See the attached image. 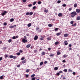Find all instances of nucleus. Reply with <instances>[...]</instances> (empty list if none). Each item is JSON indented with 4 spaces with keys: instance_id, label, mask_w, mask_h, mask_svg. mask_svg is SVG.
<instances>
[{
    "instance_id": "53",
    "label": "nucleus",
    "mask_w": 80,
    "mask_h": 80,
    "mask_svg": "<svg viewBox=\"0 0 80 80\" xmlns=\"http://www.w3.org/2000/svg\"><path fill=\"white\" fill-rule=\"evenodd\" d=\"M17 67H20V64H19V65H17Z\"/></svg>"
},
{
    "instance_id": "21",
    "label": "nucleus",
    "mask_w": 80,
    "mask_h": 80,
    "mask_svg": "<svg viewBox=\"0 0 80 80\" xmlns=\"http://www.w3.org/2000/svg\"><path fill=\"white\" fill-rule=\"evenodd\" d=\"M58 68L57 67H55L54 68V70H57L58 69Z\"/></svg>"
},
{
    "instance_id": "46",
    "label": "nucleus",
    "mask_w": 80,
    "mask_h": 80,
    "mask_svg": "<svg viewBox=\"0 0 80 80\" xmlns=\"http://www.w3.org/2000/svg\"><path fill=\"white\" fill-rule=\"evenodd\" d=\"M59 73H63V71H60L59 72Z\"/></svg>"
},
{
    "instance_id": "6",
    "label": "nucleus",
    "mask_w": 80,
    "mask_h": 80,
    "mask_svg": "<svg viewBox=\"0 0 80 80\" xmlns=\"http://www.w3.org/2000/svg\"><path fill=\"white\" fill-rule=\"evenodd\" d=\"M80 20V16H79L78 17H77V18H76V20Z\"/></svg>"
},
{
    "instance_id": "12",
    "label": "nucleus",
    "mask_w": 80,
    "mask_h": 80,
    "mask_svg": "<svg viewBox=\"0 0 80 80\" xmlns=\"http://www.w3.org/2000/svg\"><path fill=\"white\" fill-rule=\"evenodd\" d=\"M32 25V23H29L28 24V27H30Z\"/></svg>"
},
{
    "instance_id": "43",
    "label": "nucleus",
    "mask_w": 80,
    "mask_h": 80,
    "mask_svg": "<svg viewBox=\"0 0 80 80\" xmlns=\"http://www.w3.org/2000/svg\"><path fill=\"white\" fill-rule=\"evenodd\" d=\"M44 12L45 13H47L48 12V10H45L44 11Z\"/></svg>"
},
{
    "instance_id": "4",
    "label": "nucleus",
    "mask_w": 80,
    "mask_h": 80,
    "mask_svg": "<svg viewBox=\"0 0 80 80\" xmlns=\"http://www.w3.org/2000/svg\"><path fill=\"white\" fill-rule=\"evenodd\" d=\"M38 38V36H37V35H36L34 37V40H37Z\"/></svg>"
},
{
    "instance_id": "54",
    "label": "nucleus",
    "mask_w": 80,
    "mask_h": 80,
    "mask_svg": "<svg viewBox=\"0 0 80 80\" xmlns=\"http://www.w3.org/2000/svg\"><path fill=\"white\" fill-rule=\"evenodd\" d=\"M25 59V58H22L21 59V60H23Z\"/></svg>"
},
{
    "instance_id": "56",
    "label": "nucleus",
    "mask_w": 80,
    "mask_h": 80,
    "mask_svg": "<svg viewBox=\"0 0 80 80\" xmlns=\"http://www.w3.org/2000/svg\"><path fill=\"white\" fill-rule=\"evenodd\" d=\"M57 75H58V76H59V75H60V73L59 72H58L57 73Z\"/></svg>"
},
{
    "instance_id": "36",
    "label": "nucleus",
    "mask_w": 80,
    "mask_h": 80,
    "mask_svg": "<svg viewBox=\"0 0 80 80\" xmlns=\"http://www.w3.org/2000/svg\"><path fill=\"white\" fill-rule=\"evenodd\" d=\"M39 29H40V28L38 27L37 28H36V30L37 31H38V30Z\"/></svg>"
},
{
    "instance_id": "3",
    "label": "nucleus",
    "mask_w": 80,
    "mask_h": 80,
    "mask_svg": "<svg viewBox=\"0 0 80 80\" xmlns=\"http://www.w3.org/2000/svg\"><path fill=\"white\" fill-rule=\"evenodd\" d=\"M6 13H7V11H4V12L2 13V16H4V15H5V14H6Z\"/></svg>"
},
{
    "instance_id": "27",
    "label": "nucleus",
    "mask_w": 80,
    "mask_h": 80,
    "mask_svg": "<svg viewBox=\"0 0 80 80\" xmlns=\"http://www.w3.org/2000/svg\"><path fill=\"white\" fill-rule=\"evenodd\" d=\"M38 5H40L42 3V2L41 1H39L38 2Z\"/></svg>"
},
{
    "instance_id": "25",
    "label": "nucleus",
    "mask_w": 80,
    "mask_h": 80,
    "mask_svg": "<svg viewBox=\"0 0 80 80\" xmlns=\"http://www.w3.org/2000/svg\"><path fill=\"white\" fill-rule=\"evenodd\" d=\"M54 30L57 32V31H58V28H56L54 29Z\"/></svg>"
},
{
    "instance_id": "50",
    "label": "nucleus",
    "mask_w": 80,
    "mask_h": 80,
    "mask_svg": "<svg viewBox=\"0 0 80 80\" xmlns=\"http://www.w3.org/2000/svg\"><path fill=\"white\" fill-rule=\"evenodd\" d=\"M72 10V8H70L68 9L69 11H71V10Z\"/></svg>"
},
{
    "instance_id": "34",
    "label": "nucleus",
    "mask_w": 80,
    "mask_h": 80,
    "mask_svg": "<svg viewBox=\"0 0 80 80\" xmlns=\"http://www.w3.org/2000/svg\"><path fill=\"white\" fill-rule=\"evenodd\" d=\"M30 15V13L29 12H27L26 13V15Z\"/></svg>"
},
{
    "instance_id": "48",
    "label": "nucleus",
    "mask_w": 80,
    "mask_h": 80,
    "mask_svg": "<svg viewBox=\"0 0 80 80\" xmlns=\"http://www.w3.org/2000/svg\"><path fill=\"white\" fill-rule=\"evenodd\" d=\"M32 80H35V78L34 77L33 78H32Z\"/></svg>"
},
{
    "instance_id": "59",
    "label": "nucleus",
    "mask_w": 80,
    "mask_h": 80,
    "mask_svg": "<svg viewBox=\"0 0 80 80\" xmlns=\"http://www.w3.org/2000/svg\"><path fill=\"white\" fill-rule=\"evenodd\" d=\"M69 72H72V70L71 69H69Z\"/></svg>"
},
{
    "instance_id": "22",
    "label": "nucleus",
    "mask_w": 80,
    "mask_h": 80,
    "mask_svg": "<svg viewBox=\"0 0 80 80\" xmlns=\"http://www.w3.org/2000/svg\"><path fill=\"white\" fill-rule=\"evenodd\" d=\"M9 58H13V56L12 55H11L10 56Z\"/></svg>"
},
{
    "instance_id": "10",
    "label": "nucleus",
    "mask_w": 80,
    "mask_h": 80,
    "mask_svg": "<svg viewBox=\"0 0 80 80\" xmlns=\"http://www.w3.org/2000/svg\"><path fill=\"white\" fill-rule=\"evenodd\" d=\"M41 55H45V52H43L41 53Z\"/></svg>"
},
{
    "instance_id": "58",
    "label": "nucleus",
    "mask_w": 80,
    "mask_h": 80,
    "mask_svg": "<svg viewBox=\"0 0 80 80\" xmlns=\"http://www.w3.org/2000/svg\"><path fill=\"white\" fill-rule=\"evenodd\" d=\"M48 63V62L46 61L44 62V63L45 64H46V63Z\"/></svg>"
},
{
    "instance_id": "57",
    "label": "nucleus",
    "mask_w": 80,
    "mask_h": 80,
    "mask_svg": "<svg viewBox=\"0 0 80 80\" xmlns=\"http://www.w3.org/2000/svg\"><path fill=\"white\" fill-rule=\"evenodd\" d=\"M28 75L27 74L26 75V78H28Z\"/></svg>"
},
{
    "instance_id": "61",
    "label": "nucleus",
    "mask_w": 80,
    "mask_h": 80,
    "mask_svg": "<svg viewBox=\"0 0 80 80\" xmlns=\"http://www.w3.org/2000/svg\"><path fill=\"white\" fill-rule=\"evenodd\" d=\"M68 47H72V44H69L68 45Z\"/></svg>"
},
{
    "instance_id": "35",
    "label": "nucleus",
    "mask_w": 80,
    "mask_h": 80,
    "mask_svg": "<svg viewBox=\"0 0 80 80\" xmlns=\"http://www.w3.org/2000/svg\"><path fill=\"white\" fill-rule=\"evenodd\" d=\"M7 25V22H4L3 23V25L4 26H6V25Z\"/></svg>"
},
{
    "instance_id": "32",
    "label": "nucleus",
    "mask_w": 80,
    "mask_h": 80,
    "mask_svg": "<svg viewBox=\"0 0 80 80\" xmlns=\"http://www.w3.org/2000/svg\"><path fill=\"white\" fill-rule=\"evenodd\" d=\"M8 42L9 43H10L11 42H12V39H9L8 40Z\"/></svg>"
},
{
    "instance_id": "9",
    "label": "nucleus",
    "mask_w": 80,
    "mask_h": 80,
    "mask_svg": "<svg viewBox=\"0 0 80 80\" xmlns=\"http://www.w3.org/2000/svg\"><path fill=\"white\" fill-rule=\"evenodd\" d=\"M67 42V41H64V45H68V42Z\"/></svg>"
},
{
    "instance_id": "33",
    "label": "nucleus",
    "mask_w": 80,
    "mask_h": 80,
    "mask_svg": "<svg viewBox=\"0 0 80 80\" xmlns=\"http://www.w3.org/2000/svg\"><path fill=\"white\" fill-rule=\"evenodd\" d=\"M38 52V51L37 50H34V52L35 53H37V52Z\"/></svg>"
},
{
    "instance_id": "28",
    "label": "nucleus",
    "mask_w": 80,
    "mask_h": 80,
    "mask_svg": "<svg viewBox=\"0 0 80 80\" xmlns=\"http://www.w3.org/2000/svg\"><path fill=\"white\" fill-rule=\"evenodd\" d=\"M48 27H52V25L51 24H49L48 25Z\"/></svg>"
},
{
    "instance_id": "45",
    "label": "nucleus",
    "mask_w": 80,
    "mask_h": 80,
    "mask_svg": "<svg viewBox=\"0 0 80 80\" xmlns=\"http://www.w3.org/2000/svg\"><path fill=\"white\" fill-rule=\"evenodd\" d=\"M17 55L19 56L20 55V52L17 53Z\"/></svg>"
},
{
    "instance_id": "7",
    "label": "nucleus",
    "mask_w": 80,
    "mask_h": 80,
    "mask_svg": "<svg viewBox=\"0 0 80 80\" xmlns=\"http://www.w3.org/2000/svg\"><path fill=\"white\" fill-rule=\"evenodd\" d=\"M58 17H62V13H59L58 14Z\"/></svg>"
},
{
    "instance_id": "11",
    "label": "nucleus",
    "mask_w": 80,
    "mask_h": 80,
    "mask_svg": "<svg viewBox=\"0 0 80 80\" xmlns=\"http://www.w3.org/2000/svg\"><path fill=\"white\" fill-rule=\"evenodd\" d=\"M9 57V56L7 54H5L4 55V57L5 58H6L7 57Z\"/></svg>"
},
{
    "instance_id": "24",
    "label": "nucleus",
    "mask_w": 80,
    "mask_h": 80,
    "mask_svg": "<svg viewBox=\"0 0 80 80\" xmlns=\"http://www.w3.org/2000/svg\"><path fill=\"white\" fill-rule=\"evenodd\" d=\"M33 12H31L29 13V15H33Z\"/></svg>"
},
{
    "instance_id": "20",
    "label": "nucleus",
    "mask_w": 80,
    "mask_h": 80,
    "mask_svg": "<svg viewBox=\"0 0 80 80\" xmlns=\"http://www.w3.org/2000/svg\"><path fill=\"white\" fill-rule=\"evenodd\" d=\"M59 44V42H58V41L56 42L55 43V45H58V44Z\"/></svg>"
},
{
    "instance_id": "62",
    "label": "nucleus",
    "mask_w": 80,
    "mask_h": 80,
    "mask_svg": "<svg viewBox=\"0 0 80 80\" xmlns=\"http://www.w3.org/2000/svg\"><path fill=\"white\" fill-rule=\"evenodd\" d=\"M40 40H43V38H40Z\"/></svg>"
},
{
    "instance_id": "41",
    "label": "nucleus",
    "mask_w": 80,
    "mask_h": 80,
    "mask_svg": "<svg viewBox=\"0 0 80 80\" xmlns=\"http://www.w3.org/2000/svg\"><path fill=\"white\" fill-rule=\"evenodd\" d=\"M47 39L48 40H51V38H48Z\"/></svg>"
},
{
    "instance_id": "17",
    "label": "nucleus",
    "mask_w": 80,
    "mask_h": 80,
    "mask_svg": "<svg viewBox=\"0 0 80 80\" xmlns=\"http://www.w3.org/2000/svg\"><path fill=\"white\" fill-rule=\"evenodd\" d=\"M14 21V19L13 18L11 19L10 20V22H13Z\"/></svg>"
},
{
    "instance_id": "51",
    "label": "nucleus",
    "mask_w": 80,
    "mask_h": 80,
    "mask_svg": "<svg viewBox=\"0 0 80 80\" xmlns=\"http://www.w3.org/2000/svg\"><path fill=\"white\" fill-rule=\"evenodd\" d=\"M63 71H64L65 72H67V69H64Z\"/></svg>"
},
{
    "instance_id": "26",
    "label": "nucleus",
    "mask_w": 80,
    "mask_h": 80,
    "mask_svg": "<svg viewBox=\"0 0 80 80\" xmlns=\"http://www.w3.org/2000/svg\"><path fill=\"white\" fill-rule=\"evenodd\" d=\"M26 72H27V73H28V72H30V70H29V69H27L26 70Z\"/></svg>"
},
{
    "instance_id": "47",
    "label": "nucleus",
    "mask_w": 80,
    "mask_h": 80,
    "mask_svg": "<svg viewBox=\"0 0 80 80\" xmlns=\"http://www.w3.org/2000/svg\"><path fill=\"white\" fill-rule=\"evenodd\" d=\"M36 4V2H34L33 5H35Z\"/></svg>"
},
{
    "instance_id": "13",
    "label": "nucleus",
    "mask_w": 80,
    "mask_h": 80,
    "mask_svg": "<svg viewBox=\"0 0 80 80\" xmlns=\"http://www.w3.org/2000/svg\"><path fill=\"white\" fill-rule=\"evenodd\" d=\"M68 36V35L67 34H65L64 35V37H67Z\"/></svg>"
},
{
    "instance_id": "14",
    "label": "nucleus",
    "mask_w": 80,
    "mask_h": 80,
    "mask_svg": "<svg viewBox=\"0 0 80 80\" xmlns=\"http://www.w3.org/2000/svg\"><path fill=\"white\" fill-rule=\"evenodd\" d=\"M26 63V60H23L22 61V63Z\"/></svg>"
},
{
    "instance_id": "44",
    "label": "nucleus",
    "mask_w": 80,
    "mask_h": 80,
    "mask_svg": "<svg viewBox=\"0 0 80 80\" xmlns=\"http://www.w3.org/2000/svg\"><path fill=\"white\" fill-rule=\"evenodd\" d=\"M61 2V1L58 0L57 2L58 3H60Z\"/></svg>"
},
{
    "instance_id": "1",
    "label": "nucleus",
    "mask_w": 80,
    "mask_h": 80,
    "mask_svg": "<svg viewBox=\"0 0 80 80\" xmlns=\"http://www.w3.org/2000/svg\"><path fill=\"white\" fill-rule=\"evenodd\" d=\"M71 17L72 18H74L75 17V16H76L77 14L76 12L74 11L71 13Z\"/></svg>"
},
{
    "instance_id": "29",
    "label": "nucleus",
    "mask_w": 80,
    "mask_h": 80,
    "mask_svg": "<svg viewBox=\"0 0 80 80\" xmlns=\"http://www.w3.org/2000/svg\"><path fill=\"white\" fill-rule=\"evenodd\" d=\"M35 74H32L31 76V77L32 78H33V77H35Z\"/></svg>"
},
{
    "instance_id": "37",
    "label": "nucleus",
    "mask_w": 80,
    "mask_h": 80,
    "mask_svg": "<svg viewBox=\"0 0 80 80\" xmlns=\"http://www.w3.org/2000/svg\"><path fill=\"white\" fill-rule=\"evenodd\" d=\"M32 4H29L28 5V7H32Z\"/></svg>"
},
{
    "instance_id": "5",
    "label": "nucleus",
    "mask_w": 80,
    "mask_h": 80,
    "mask_svg": "<svg viewBox=\"0 0 80 80\" xmlns=\"http://www.w3.org/2000/svg\"><path fill=\"white\" fill-rule=\"evenodd\" d=\"M16 25H14V26H10L9 27V28H14V27H16Z\"/></svg>"
},
{
    "instance_id": "42",
    "label": "nucleus",
    "mask_w": 80,
    "mask_h": 80,
    "mask_svg": "<svg viewBox=\"0 0 80 80\" xmlns=\"http://www.w3.org/2000/svg\"><path fill=\"white\" fill-rule=\"evenodd\" d=\"M70 23L72 25L73 24V21H71L70 22Z\"/></svg>"
},
{
    "instance_id": "19",
    "label": "nucleus",
    "mask_w": 80,
    "mask_h": 80,
    "mask_svg": "<svg viewBox=\"0 0 80 80\" xmlns=\"http://www.w3.org/2000/svg\"><path fill=\"white\" fill-rule=\"evenodd\" d=\"M60 54H61V52H57V55H60Z\"/></svg>"
},
{
    "instance_id": "18",
    "label": "nucleus",
    "mask_w": 80,
    "mask_h": 80,
    "mask_svg": "<svg viewBox=\"0 0 80 80\" xmlns=\"http://www.w3.org/2000/svg\"><path fill=\"white\" fill-rule=\"evenodd\" d=\"M68 57V55L64 54V55L63 56V58H66V57Z\"/></svg>"
},
{
    "instance_id": "15",
    "label": "nucleus",
    "mask_w": 80,
    "mask_h": 80,
    "mask_svg": "<svg viewBox=\"0 0 80 80\" xmlns=\"http://www.w3.org/2000/svg\"><path fill=\"white\" fill-rule=\"evenodd\" d=\"M77 7V3L74 4V8H76V7Z\"/></svg>"
},
{
    "instance_id": "52",
    "label": "nucleus",
    "mask_w": 80,
    "mask_h": 80,
    "mask_svg": "<svg viewBox=\"0 0 80 80\" xmlns=\"http://www.w3.org/2000/svg\"><path fill=\"white\" fill-rule=\"evenodd\" d=\"M19 52L20 53H22L23 52V50H20Z\"/></svg>"
},
{
    "instance_id": "60",
    "label": "nucleus",
    "mask_w": 80,
    "mask_h": 80,
    "mask_svg": "<svg viewBox=\"0 0 80 80\" xmlns=\"http://www.w3.org/2000/svg\"><path fill=\"white\" fill-rule=\"evenodd\" d=\"M62 62L63 63H65V62H66V61L65 60H63L62 61Z\"/></svg>"
},
{
    "instance_id": "55",
    "label": "nucleus",
    "mask_w": 80,
    "mask_h": 80,
    "mask_svg": "<svg viewBox=\"0 0 80 80\" xmlns=\"http://www.w3.org/2000/svg\"><path fill=\"white\" fill-rule=\"evenodd\" d=\"M22 2L25 3V2H27V0H22Z\"/></svg>"
},
{
    "instance_id": "31",
    "label": "nucleus",
    "mask_w": 80,
    "mask_h": 80,
    "mask_svg": "<svg viewBox=\"0 0 80 80\" xmlns=\"http://www.w3.org/2000/svg\"><path fill=\"white\" fill-rule=\"evenodd\" d=\"M0 78L1 80H2L3 78V76H2L0 77Z\"/></svg>"
},
{
    "instance_id": "39",
    "label": "nucleus",
    "mask_w": 80,
    "mask_h": 80,
    "mask_svg": "<svg viewBox=\"0 0 80 80\" xmlns=\"http://www.w3.org/2000/svg\"><path fill=\"white\" fill-rule=\"evenodd\" d=\"M36 8V6H34L32 7V9L33 10H35Z\"/></svg>"
},
{
    "instance_id": "64",
    "label": "nucleus",
    "mask_w": 80,
    "mask_h": 80,
    "mask_svg": "<svg viewBox=\"0 0 80 80\" xmlns=\"http://www.w3.org/2000/svg\"><path fill=\"white\" fill-rule=\"evenodd\" d=\"M2 60V57H0V61H1Z\"/></svg>"
},
{
    "instance_id": "30",
    "label": "nucleus",
    "mask_w": 80,
    "mask_h": 80,
    "mask_svg": "<svg viewBox=\"0 0 80 80\" xmlns=\"http://www.w3.org/2000/svg\"><path fill=\"white\" fill-rule=\"evenodd\" d=\"M43 64V62H41L40 63V65H42V64Z\"/></svg>"
},
{
    "instance_id": "40",
    "label": "nucleus",
    "mask_w": 80,
    "mask_h": 80,
    "mask_svg": "<svg viewBox=\"0 0 80 80\" xmlns=\"http://www.w3.org/2000/svg\"><path fill=\"white\" fill-rule=\"evenodd\" d=\"M12 39H13V40H14L15 39H16V37H15V36H13L12 37Z\"/></svg>"
},
{
    "instance_id": "38",
    "label": "nucleus",
    "mask_w": 80,
    "mask_h": 80,
    "mask_svg": "<svg viewBox=\"0 0 80 80\" xmlns=\"http://www.w3.org/2000/svg\"><path fill=\"white\" fill-rule=\"evenodd\" d=\"M16 58H17V57H16V56H13V59L14 60H15V59H16Z\"/></svg>"
},
{
    "instance_id": "23",
    "label": "nucleus",
    "mask_w": 80,
    "mask_h": 80,
    "mask_svg": "<svg viewBox=\"0 0 80 80\" xmlns=\"http://www.w3.org/2000/svg\"><path fill=\"white\" fill-rule=\"evenodd\" d=\"M55 55L54 54H52L49 55L50 57H53Z\"/></svg>"
},
{
    "instance_id": "2",
    "label": "nucleus",
    "mask_w": 80,
    "mask_h": 80,
    "mask_svg": "<svg viewBox=\"0 0 80 80\" xmlns=\"http://www.w3.org/2000/svg\"><path fill=\"white\" fill-rule=\"evenodd\" d=\"M22 42L23 43H26V42H28V40L25 39H22Z\"/></svg>"
},
{
    "instance_id": "8",
    "label": "nucleus",
    "mask_w": 80,
    "mask_h": 80,
    "mask_svg": "<svg viewBox=\"0 0 80 80\" xmlns=\"http://www.w3.org/2000/svg\"><path fill=\"white\" fill-rule=\"evenodd\" d=\"M31 46V44H28L26 46V48H30V46Z\"/></svg>"
},
{
    "instance_id": "63",
    "label": "nucleus",
    "mask_w": 80,
    "mask_h": 80,
    "mask_svg": "<svg viewBox=\"0 0 80 80\" xmlns=\"http://www.w3.org/2000/svg\"><path fill=\"white\" fill-rule=\"evenodd\" d=\"M76 73H75V72H73L72 73V74L73 75H75V74Z\"/></svg>"
},
{
    "instance_id": "16",
    "label": "nucleus",
    "mask_w": 80,
    "mask_h": 80,
    "mask_svg": "<svg viewBox=\"0 0 80 80\" xmlns=\"http://www.w3.org/2000/svg\"><path fill=\"white\" fill-rule=\"evenodd\" d=\"M61 34V33L60 32H58L56 34V35L57 36H59Z\"/></svg>"
},
{
    "instance_id": "49",
    "label": "nucleus",
    "mask_w": 80,
    "mask_h": 80,
    "mask_svg": "<svg viewBox=\"0 0 80 80\" xmlns=\"http://www.w3.org/2000/svg\"><path fill=\"white\" fill-rule=\"evenodd\" d=\"M62 6H63V7H66V6H67V5L65 4H64L62 5Z\"/></svg>"
}]
</instances>
